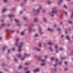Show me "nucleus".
Returning <instances> with one entry per match:
<instances>
[{
	"mask_svg": "<svg viewBox=\"0 0 73 73\" xmlns=\"http://www.w3.org/2000/svg\"><path fill=\"white\" fill-rule=\"evenodd\" d=\"M17 25H18V26H21V25H20L19 24H17Z\"/></svg>",
	"mask_w": 73,
	"mask_h": 73,
	"instance_id": "40",
	"label": "nucleus"
},
{
	"mask_svg": "<svg viewBox=\"0 0 73 73\" xmlns=\"http://www.w3.org/2000/svg\"><path fill=\"white\" fill-rule=\"evenodd\" d=\"M49 49L50 50V51H53V49H52V48L50 47Z\"/></svg>",
	"mask_w": 73,
	"mask_h": 73,
	"instance_id": "22",
	"label": "nucleus"
},
{
	"mask_svg": "<svg viewBox=\"0 0 73 73\" xmlns=\"http://www.w3.org/2000/svg\"><path fill=\"white\" fill-rule=\"evenodd\" d=\"M53 60H54V58H52L51 59V61H53Z\"/></svg>",
	"mask_w": 73,
	"mask_h": 73,
	"instance_id": "32",
	"label": "nucleus"
},
{
	"mask_svg": "<svg viewBox=\"0 0 73 73\" xmlns=\"http://www.w3.org/2000/svg\"><path fill=\"white\" fill-rule=\"evenodd\" d=\"M40 70L39 68H37L35 70L34 72H38Z\"/></svg>",
	"mask_w": 73,
	"mask_h": 73,
	"instance_id": "6",
	"label": "nucleus"
},
{
	"mask_svg": "<svg viewBox=\"0 0 73 73\" xmlns=\"http://www.w3.org/2000/svg\"><path fill=\"white\" fill-rule=\"evenodd\" d=\"M30 73V72L28 71L26 72L25 73Z\"/></svg>",
	"mask_w": 73,
	"mask_h": 73,
	"instance_id": "39",
	"label": "nucleus"
},
{
	"mask_svg": "<svg viewBox=\"0 0 73 73\" xmlns=\"http://www.w3.org/2000/svg\"><path fill=\"white\" fill-rule=\"evenodd\" d=\"M53 10L52 11V13H56L57 12H58V11L56 10L55 8H53Z\"/></svg>",
	"mask_w": 73,
	"mask_h": 73,
	"instance_id": "1",
	"label": "nucleus"
},
{
	"mask_svg": "<svg viewBox=\"0 0 73 73\" xmlns=\"http://www.w3.org/2000/svg\"><path fill=\"white\" fill-rule=\"evenodd\" d=\"M62 22H61V23H60V25H62Z\"/></svg>",
	"mask_w": 73,
	"mask_h": 73,
	"instance_id": "51",
	"label": "nucleus"
},
{
	"mask_svg": "<svg viewBox=\"0 0 73 73\" xmlns=\"http://www.w3.org/2000/svg\"><path fill=\"white\" fill-rule=\"evenodd\" d=\"M61 60H63V59H65V58H61Z\"/></svg>",
	"mask_w": 73,
	"mask_h": 73,
	"instance_id": "43",
	"label": "nucleus"
},
{
	"mask_svg": "<svg viewBox=\"0 0 73 73\" xmlns=\"http://www.w3.org/2000/svg\"><path fill=\"white\" fill-rule=\"evenodd\" d=\"M57 62H58V59H57V58H56V63H57Z\"/></svg>",
	"mask_w": 73,
	"mask_h": 73,
	"instance_id": "28",
	"label": "nucleus"
},
{
	"mask_svg": "<svg viewBox=\"0 0 73 73\" xmlns=\"http://www.w3.org/2000/svg\"><path fill=\"white\" fill-rule=\"evenodd\" d=\"M27 69H28V68H25V70H27Z\"/></svg>",
	"mask_w": 73,
	"mask_h": 73,
	"instance_id": "41",
	"label": "nucleus"
},
{
	"mask_svg": "<svg viewBox=\"0 0 73 73\" xmlns=\"http://www.w3.org/2000/svg\"><path fill=\"white\" fill-rule=\"evenodd\" d=\"M7 10V9H3L2 10V13H4V12H5V11Z\"/></svg>",
	"mask_w": 73,
	"mask_h": 73,
	"instance_id": "13",
	"label": "nucleus"
},
{
	"mask_svg": "<svg viewBox=\"0 0 73 73\" xmlns=\"http://www.w3.org/2000/svg\"><path fill=\"white\" fill-rule=\"evenodd\" d=\"M37 11H38V13L39 12V9H38L37 10Z\"/></svg>",
	"mask_w": 73,
	"mask_h": 73,
	"instance_id": "54",
	"label": "nucleus"
},
{
	"mask_svg": "<svg viewBox=\"0 0 73 73\" xmlns=\"http://www.w3.org/2000/svg\"><path fill=\"white\" fill-rule=\"evenodd\" d=\"M2 39V37H0V40H1Z\"/></svg>",
	"mask_w": 73,
	"mask_h": 73,
	"instance_id": "47",
	"label": "nucleus"
},
{
	"mask_svg": "<svg viewBox=\"0 0 73 73\" xmlns=\"http://www.w3.org/2000/svg\"><path fill=\"white\" fill-rule=\"evenodd\" d=\"M66 34H67V33H68V32L66 31Z\"/></svg>",
	"mask_w": 73,
	"mask_h": 73,
	"instance_id": "62",
	"label": "nucleus"
},
{
	"mask_svg": "<svg viewBox=\"0 0 73 73\" xmlns=\"http://www.w3.org/2000/svg\"><path fill=\"white\" fill-rule=\"evenodd\" d=\"M21 35H24V32H23L21 33Z\"/></svg>",
	"mask_w": 73,
	"mask_h": 73,
	"instance_id": "23",
	"label": "nucleus"
},
{
	"mask_svg": "<svg viewBox=\"0 0 73 73\" xmlns=\"http://www.w3.org/2000/svg\"><path fill=\"white\" fill-rule=\"evenodd\" d=\"M69 23H70V24H72V22L71 21H69Z\"/></svg>",
	"mask_w": 73,
	"mask_h": 73,
	"instance_id": "33",
	"label": "nucleus"
},
{
	"mask_svg": "<svg viewBox=\"0 0 73 73\" xmlns=\"http://www.w3.org/2000/svg\"><path fill=\"white\" fill-rule=\"evenodd\" d=\"M66 39H68L69 41H70V39H69V36H66Z\"/></svg>",
	"mask_w": 73,
	"mask_h": 73,
	"instance_id": "12",
	"label": "nucleus"
},
{
	"mask_svg": "<svg viewBox=\"0 0 73 73\" xmlns=\"http://www.w3.org/2000/svg\"><path fill=\"white\" fill-rule=\"evenodd\" d=\"M5 66V63H3L2 65V66Z\"/></svg>",
	"mask_w": 73,
	"mask_h": 73,
	"instance_id": "25",
	"label": "nucleus"
},
{
	"mask_svg": "<svg viewBox=\"0 0 73 73\" xmlns=\"http://www.w3.org/2000/svg\"><path fill=\"white\" fill-rule=\"evenodd\" d=\"M15 22L17 23H19V19H15Z\"/></svg>",
	"mask_w": 73,
	"mask_h": 73,
	"instance_id": "10",
	"label": "nucleus"
},
{
	"mask_svg": "<svg viewBox=\"0 0 73 73\" xmlns=\"http://www.w3.org/2000/svg\"><path fill=\"white\" fill-rule=\"evenodd\" d=\"M29 56V54H25V56Z\"/></svg>",
	"mask_w": 73,
	"mask_h": 73,
	"instance_id": "17",
	"label": "nucleus"
},
{
	"mask_svg": "<svg viewBox=\"0 0 73 73\" xmlns=\"http://www.w3.org/2000/svg\"><path fill=\"white\" fill-rule=\"evenodd\" d=\"M7 48V47L6 46H4L3 48L2 49V51H4V50H5V49Z\"/></svg>",
	"mask_w": 73,
	"mask_h": 73,
	"instance_id": "7",
	"label": "nucleus"
},
{
	"mask_svg": "<svg viewBox=\"0 0 73 73\" xmlns=\"http://www.w3.org/2000/svg\"><path fill=\"white\" fill-rule=\"evenodd\" d=\"M36 50H38V51H41V49H38L37 48H36Z\"/></svg>",
	"mask_w": 73,
	"mask_h": 73,
	"instance_id": "20",
	"label": "nucleus"
},
{
	"mask_svg": "<svg viewBox=\"0 0 73 73\" xmlns=\"http://www.w3.org/2000/svg\"><path fill=\"white\" fill-rule=\"evenodd\" d=\"M28 64H29L28 63H25V65H28Z\"/></svg>",
	"mask_w": 73,
	"mask_h": 73,
	"instance_id": "35",
	"label": "nucleus"
},
{
	"mask_svg": "<svg viewBox=\"0 0 73 73\" xmlns=\"http://www.w3.org/2000/svg\"><path fill=\"white\" fill-rule=\"evenodd\" d=\"M64 7L65 8H66V9H67V7H66V5H64Z\"/></svg>",
	"mask_w": 73,
	"mask_h": 73,
	"instance_id": "27",
	"label": "nucleus"
},
{
	"mask_svg": "<svg viewBox=\"0 0 73 73\" xmlns=\"http://www.w3.org/2000/svg\"><path fill=\"white\" fill-rule=\"evenodd\" d=\"M14 16H15V15H13V14L11 15H9V17H10V18H12V17H14Z\"/></svg>",
	"mask_w": 73,
	"mask_h": 73,
	"instance_id": "9",
	"label": "nucleus"
},
{
	"mask_svg": "<svg viewBox=\"0 0 73 73\" xmlns=\"http://www.w3.org/2000/svg\"><path fill=\"white\" fill-rule=\"evenodd\" d=\"M37 60H38V61H41L42 62H44V61H45V60L44 59L41 60V57H39L38 58Z\"/></svg>",
	"mask_w": 73,
	"mask_h": 73,
	"instance_id": "2",
	"label": "nucleus"
},
{
	"mask_svg": "<svg viewBox=\"0 0 73 73\" xmlns=\"http://www.w3.org/2000/svg\"><path fill=\"white\" fill-rule=\"evenodd\" d=\"M65 14L66 15H67V13H66V12H65Z\"/></svg>",
	"mask_w": 73,
	"mask_h": 73,
	"instance_id": "57",
	"label": "nucleus"
},
{
	"mask_svg": "<svg viewBox=\"0 0 73 73\" xmlns=\"http://www.w3.org/2000/svg\"><path fill=\"white\" fill-rule=\"evenodd\" d=\"M23 44V42H22L20 44V46L19 47V49L18 50V52H20V50H21V46H22V45Z\"/></svg>",
	"mask_w": 73,
	"mask_h": 73,
	"instance_id": "4",
	"label": "nucleus"
},
{
	"mask_svg": "<svg viewBox=\"0 0 73 73\" xmlns=\"http://www.w3.org/2000/svg\"><path fill=\"white\" fill-rule=\"evenodd\" d=\"M73 11H72V13L71 14V16H70V18H73Z\"/></svg>",
	"mask_w": 73,
	"mask_h": 73,
	"instance_id": "18",
	"label": "nucleus"
},
{
	"mask_svg": "<svg viewBox=\"0 0 73 73\" xmlns=\"http://www.w3.org/2000/svg\"><path fill=\"white\" fill-rule=\"evenodd\" d=\"M39 46H40V47H41V44H39Z\"/></svg>",
	"mask_w": 73,
	"mask_h": 73,
	"instance_id": "46",
	"label": "nucleus"
},
{
	"mask_svg": "<svg viewBox=\"0 0 73 73\" xmlns=\"http://www.w3.org/2000/svg\"><path fill=\"white\" fill-rule=\"evenodd\" d=\"M17 56L18 57H21V54H18L17 55Z\"/></svg>",
	"mask_w": 73,
	"mask_h": 73,
	"instance_id": "11",
	"label": "nucleus"
},
{
	"mask_svg": "<svg viewBox=\"0 0 73 73\" xmlns=\"http://www.w3.org/2000/svg\"><path fill=\"white\" fill-rule=\"evenodd\" d=\"M67 68H65V71H66V70H67Z\"/></svg>",
	"mask_w": 73,
	"mask_h": 73,
	"instance_id": "49",
	"label": "nucleus"
},
{
	"mask_svg": "<svg viewBox=\"0 0 73 73\" xmlns=\"http://www.w3.org/2000/svg\"><path fill=\"white\" fill-rule=\"evenodd\" d=\"M51 15L52 16H54V15H53L52 14H51Z\"/></svg>",
	"mask_w": 73,
	"mask_h": 73,
	"instance_id": "55",
	"label": "nucleus"
},
{
	"mask_svg": "<svg viewBox=\"0 0 73 73\" xmlns=\"http://www.w3.org/2000/svg\"><path fill=\"white\" fill-rule=\"evenodd\" d=\"M47 2H48V4H50L51 2H50V1H47Z\"/></svg>",
	"mask_w": 73,
	"mask_h": 73,
	"instance_id": "26",
	"label": "nucleus"
},
{
	"mask_svg": "<svg viewBox=\"0 0 73 73\" xmlns=\"http://www.w3.org/2000/svg\"><path fill=\"white\" fill-rule=\"evenodd\" d=\"M45 65V63H43L41 64V65H42V66H44Z\"/></svg>",
	"mask_w": 73,
	"mask_h": 73,
	"instance_id": "24",
	"label": "nucleus"
},
{
	"mask_svg": "<svg viewBox=\"0 0 73 73\" xmlns=\"http://www.w3.org/2000/svg\"><path fill=\"white\" fill-rule=\"evenodd\" d=\"M11 25V24H8V27H9Z\"/></svg>",
	"mask_w": 73,
	"mask_h": 73,
	"instance_id": "42",
	"label": "nucleus"
},
{
	"mask_svg": "<svg viewBox=\"0 0 73 73\" xmlns=\"http://www.w3.org/2000/svg\"><path fill=\"white\" fill-rule=\"evenodd\" d=\"M48 44L49 45H53V43L52 42H48Z\"/></svg>",
	"mask_w": 73,
	"mask_h": 73,
	"instance_id": "19",
	"label": "nucleus"
},
{
	"mask_svg": "<svg viewBox=\"0 0 73 73\" xmlns=\"http://www.w3.org/2000/svg\"><path fill=\"white\" fill-rule=\"evenodd\" d=\"M19 38H16V43H15V45L17 46H19L18 45V42L19 41Z\"/></svg>",
	"mask_w": 73,
	"mask_h": 73,
	"instance_id": "3",
	"label": "nucleus"
},
{
	"mask_svg": "<svg viewBox=\"0 0 73 73\" xmlns=\"http://www.w3.org/2000/svg\"><path fill=\"white\" fill-rule=\"evenodd\" d=\"M44 21L46 23V19L44 18Z\"/></svg>",
	"mask_w": 73,
	"mask_h": 73,
	"instance_id": "30",
	"label": "nucleus"
},
{
	"mask_svg": "<svg viewBox=\"0 0 73 73\" xmlns=\"http://www.w3.org/2000/svg\"><path fill=\"white\" fill-rule=\"evenodd\" d=\"M57 30L58 31H60V29H58Z\"/></svg>",
	"mask_w": 73,
	"mask_h": 73,
	"instance_id": "36",
	"label": "nucleus"
},
{
	"mask_svg": "<svg viewBox=\"0 0 73 73\" xmlns=\"http://www.w3.org/2000/svg\"><path fill=\"white\" fill-rule=\"evenodd\" d=\"M13 50L14 51V50H15V48H13Z\"/></svg>",
	"mask_w": 73,
	"mask_h": 73,
	"instance_id": "38",
	"label": "nucleus"
},
{
	"mask_svg": "<svg viewBox=\"0 0 73 73\" xmlns=\"http://www.w3.org/2000/svg\"><path fill=\"white\" fill-rule=\"evenodd\" d=\"M48 31H51V32H53V30H52L51 29L48 28Z\"/></svg>",
	"mask_w": 73,
	"mask_h": 73,
	"instance_id": "8",
	"label": "nucleus"
},
{
	"mask_svg": "<svg viewBox=\"0 0 73 73\" xmlns=\"http://www.w3.org/2000/svg\"><path fill=\"white\" fill-rule=\"evenodd\" d=\"M39 31L40 32V34L41 35H42V34H43V33H42V32H41V28L40 27H39Z\"/></svg>",
	"mask_w": 73,
	"mask_h": 73,
	"instance_id": "5",
	"label": "nucleus"
},
{
	"mask_svg": "<svg viewBox=\"0 0 73 73\" xmlns=\"http://www.w3.org/2000/svg\"><path fill=\"white\" fill-rule=\"evenodd\" d=\"M40 9H41V6H40Z\"/></svg>",
	"mask_w": 73,
	"mask_h": 73,
	"instance_id": "61",
	"label": "nucleus"
},
{
	"mask_svg": "<svg viewBox=\"0 0 73 73\" xmlns=\"http://www.w3.org/2000/svg\"><path fill=\"white\" fill-rule=\"evenodd\" d=\"M35 36L36 37H37V34H36L35 35Z\"/></svg>",
	"mask_w": 73,
	"mask_h": 73,
	"instance_id": "56",
	"label": "nucleus"
},
{
	"mask_svg": "<svg viewBox=\"0 0 73 73\" xmlns=\"http://www.w3.org/2000/svg\"><path fill=\"white\" fill-rule=\"evenodd\" d=\"M56 66H57V64H55V65H54V66L55 67H56Z\"/></svg>",
	"mask_w": 73,
	"mask_h": 73,
	"instance_id": "52",
	"label": "nucleus"
},
{
	"mask_svg": "<svg viewBox=\"0 0 73 73\" xmlns=\"http://www.w3.org/2000/svg\"><path fill=\"white\" fill-rule=\"evenodd\" d=\"M29 31L30 32H31V27H29Z\"/></svg>",
	"mask_w": 73,
	"mask_h": 73,
	"instance_id": "21",
	"label": "nucleus"
},
{
	"mask_svg": "<svg viewBox=\"0 0 73 73\" xmlns=\"http://www.w3.org/2000/svg\"><path fill=\"white\" fill-rule=\"evenodd\" d=\"M62 64V62H61L59 63V65H60V64Z\"/></svg>",
	"mask_w": 73,
	"mask_h": 73,
	"instance_id": "37",
	"label": "nucleus"
},
{
	"mask_svg": "<svg viewBox=\"0 0 73 73\" xmlns=\"http://www.w3.org/2000/svg\"><path fill=\"white\" fill-rule=\"evenodd\" d=\"M34 22H37V21H38V19H34Z\"/></svg>",
	"mask_w": 73,
	"mask_h": 73,
	"instance_id": "15",
	"label": "nucleus"
},
{
	"mask_svg": "<svg viewBox=\"0 0 73 73\" xmlns=\"http://www.w3.org/2000/svg\"><path fill=\"white\" fill-rule=\"evenodd\" d=\"M9 52H10V50H8V53H9Z\"/></svg>",
	"mask_w": 73,
	"mask_h": 73,
	"instance_id": "53",
	"label": "nucleus"
},
{
	"mask_svg": "<svg viewBox=\"0 0 73 73\" xmlns=\"http://www.w3.org/2000/svg\"><path fill=\"white\" fill-rule=\"evenodd\" d=\"M22 60H24V58H22Z\"/></svg>",
	"mask_w": 73,
	"mask_h": 73,
	"instance_id": "63",
	"label": "nucleus"
},
{
	"mask_svg": "<svg viewBox=\"0 0 73 73\" xmlns=\"http://www.w3.org/2000/svg\"><path fill=\"white\" fill-rule=\"evenodd\" d=\"M62 0H60L59 1L58 5H59L60 4V3H61V2Z\"/></svg>",
	"mask_w": 73,
	"mask_h": 73,
	"instance_id": "16",
	"label": "nucleus"
},
{
	"mask_svg": "<svg viewBox=\"0 0 73 73\" xmlns=\"http://www.w3.org/2000/svg\"><path fill=\"white\" fill-rule=\"evenodd\" d=\"M55 49H57V46L56 45L55 46Z\"/></svg>",
	"mask_w": 73,
	"mask_h": 73,
	"instance_id": "34",
	"label": "nucleus"
},
{
	"mask_svg": "<svg viewBox=\"0 0 73 73\" xmlns=\"http://www.w3.org/2000/svg\"><path fill=\"white\" fill-rule=\"evenodd\" d=\"M54 71H56V69L55 68Z\"/></svg>",
	"mask_w": 73,
	"mask_h": 73,
	"instance_id": "58",
	"label": "nucleus"
},
{
	"mask_svg": "<svg viewBox=\"0 0 73 73\" xmlns=\"http://www.w3.org/2000/svg\"><path fill=\"white\" fill-rule=\"evenodd\" d=\"M44 58H47V55H46V56H44Z\"/></svg>",
	"mask_w": 73,
	"mask_h": 73,
	"instance_id": "44",
	"label": "nucleus"
},
{
	"mask_svg": "<svg viewBox=\"0 0 73 73\" xmlns=\"http://www.w3.org/2000/svg\"><path fill=\"white\" fill-rule=\"evenodd\" d=\"M21 68H22V67L21 66H20L19 67V69H21Z\"/></svg>",
	"mask_w": 73,
	"mask_h": 73,
	"instance_id": "31",
	"label": "nucleus"
},
{
	"mask_svg": "<svg viewBox=\"0 0 73 73\" xmlns=\"http://www.w3.org/2000/svg\"><path fill=\"white\" fill-rule=\"evenodd\" d=\"M24 20H26V17H25V18H24Z\"/></svg>",
	"mask_w": 73,
	"mask_h": 73,
	"instance_id": "59",
	"label": "nucleus"
},
{
	"mask_svg": "<svg viewBox=\"0 0 73 73\" xmlns=\"http://www.w3.org/2000/svg\"><path fill=\"white\" fill-rule=\"evenodd\" d=\"M72 53H73V50H72L71 52Z\"/></svg>",
	"mask_w": 73,
	"mask_h": 73,
	"instance_id": "64",
	"label": "nucleus"
},
{
	"mask_svg": "<svg viewBox=\"0 0 73 73\" xmlns=\"http://www.w3.org/2000/svg\"><path fill=\"white\" fill-rule=\"evenodd\" d=\"M15 60L16 62L17 61V60H16V58H15Z\"/></svg>",
	"mask_w": 73,
	"mask_h": 73,
	"instance_id": "50",
	"label": "nucleus"
},
{
	"mask_svg": "<svg viewBox=\"0 0 73 73\" xmlns=\"http://www.w3.org/2000/svg\"><path fill=\"white\" fill-rule=\"evenodd\" d=\"M3 0V1H4L5 3H7V0Z\"/></svg>",
	"mask_w": 73,
	"mask_h": 73,
	"instance_id": "45",
	"label": "nucleus"
},
{
	"mask_svg": "<svg viewBox=\"0 0 73 73\" xmlns=\"http://www.w3.org/2000/svg\"><path fill=\"white\" fill-rule=\"evenodd\" d=\"M60 50H63V48H60Z\"/></svg>",
	"mask_w": 73,
	"mask_h": 73,
	"instance_id": "29",
	"label": "nucleus"
},
{
	"mask_svg": "<svg viewBox=\"0 0 73 73\" xmlns=\"http://www.w3.org/2000/svg\"><path fill=\"white\" fill-rule=\"evenodd\" d=\"M65 64L66 65V64H67V62H66L65 63Z\"/></svg>",
	"mask_w": 73,
	"mask_h": 73,
	"instance_id": "48",
	"label": "nucleus"
},
{
	"mask_svg": "<svg viewBox=\"0 0 73 73\" xmlns=\"http://www.w3.org/2000/svg\"><path fill=\"white\" fill-rule=\"evenodd\" d=\"M6 25V24H2L1 25L2 26V27H4V26H5V25Z\"/></svg>",
	"mask_w": 73,
	"mask_h": 73,
	"instance_id": "14",
	"label": "nucleus"
},
{
	"mask_svg": "<svg viewBox=\"0 0 73 73\" xmlns=\"http://www.w3.org/2000/svg\"><path fill=\"white\" fill-rule=\"evenodd\" d=\"M64 37V35H62L61 36V37Z\"/></svg>",
	"mask_w": 73,
	"mask_h": 73,
	"instance_id": "60",
	"label": "nucleus"
}]
</instances>
